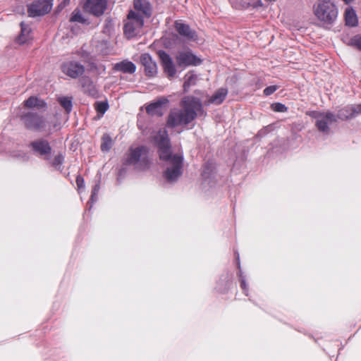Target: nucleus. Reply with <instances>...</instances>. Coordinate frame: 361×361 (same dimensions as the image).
Returning <instances> with one entry per match:
<instances>
[{"instance_id":"5701e85b","label":"nucleus","mask_w":361,"mask_h":361,"mask_svg":"<svg viewBox=\"0 0 361 361\" xmlns=\"http://www.w3.org/2000/svg\"><path fill=\"white\" fill-rule=\"evenodd\" d=\"M345 23L350 26H355L357 24V18L355 11L351 8H347L345 11Z\"/></svg>"},{"instance_id":"412c9836","label":"nucleus","mask_w":361,"mask_h":361,"mask_svg":"<svg viewBox=\"0 0 361 361\" xmlns=\"http://www.w3.org/2000/svg\"><path fill=\"white\" fill-rule=\"evenodd\" d=\"M20 27H21V32L17 39V42L19 44H23L26 43L31 38L30 37L31 29L27 24H25L23 22H22L20 23Z\"/></svg>"},{"instance_id":"a211bd4d","label":"nucleus","mask_w":361,"mask_h":361,"mask_svg":"<svg viewBox=\"0 0 361 361\" xmlns=\"http://www.w3.org/2000/svg\"><path fill=\"white\" fill-rule=\"evenodd\" d=\"M114 69L125 73H133L136 70V66L131 61H123L120 63H116Z\"/></svg>"},{"instance_id":"393cba45","label":"nucleus","mask_w":361,"mask_h":361,"mask_svg":"<svg viewBox=\"0 0 361 361\" xmlns=\"http://www.w3.org/2000/svg\"><path fill=\"white\" fill-rule=\"evenodd\" d=\"M356 110L353 106H346L338 113V118L342 120L349 119L355 115Z\"/></svg>"},{"instance_id":"39448f33","label":"nucleus","mask_w":361,"mask_h":361,"mask_svg":"<svg viewBox=\"0 0 361 361\" xmlns=\"http://www.w3.org/2000/svg\"><path fill=\"white\" fill-rule=\"evenodd\" d=\"M126 164L135 170L144 171L149 166V151L145 146L131 147L126 155Z\"/></svg>"},{"instance_id":"e433bc0d","label":"nucleus","mask_w":361,"mask_h":361,"mask_svg":"<svg viewBox=\"0 0 361 361\" xmlns=\"http://www.w3.org/2000/svg\"><path fill=\"white\" fill-rule=\"evenodd\" d=\"M356 110L355 115L361 112V104L357 105L356 107H353Z\"/></svg>"},{"instance_id":"6e6552de","label":"nucleus","mask_w":361,"mask_h":361,"mask_svg":"<svg viewBox=\"0 0 361 361\" xmlns=\"http://www.w3.org/2000/svg\"><path fill=\"white\" fill-rule=\"evenodd\" d=\"M310 115L316 119L318 129L324 133H328L329 126L336 121L335 115L331 112L312 111Z\"/></svg>"},{"instance_id":"6ab92c4d","label":"nucleus","mask_w":361,"mask_h":361,"mask_svg":"<svg viewBox=\"0 0 361 361\" xmlns=\"http://www.w3.org/2000/svg\"><path fill=\"white\" fill-rule=\"evenodd\" d=\"M24 105L27 108H36L37 109H44L47 104L44 100L36 97H30L24 102Z\"/></svg>"},{"instance_id":"a19ab883","label":"nucleus","mask_w":361,"mask_h":361,"mask_svg":"<svg viewBox=\"0 0 361 361\" xmlns=\"http://www.w3.org/2000/svg\"><path fill=\"white\" fill-rule=\"evenodd\" d=\"M237 260H239V255H238L236 257Z\"/></svg>"},{"instance_id":"f257e3e1","label":"nucleus","mask_w":361,"mask_h":361,"mask_svg":"<svg viewBox=\"0 0 361 361\" xmlns=\"http://www.w3.org/2000/svg\"><path fill=\"white\" fill-rule=\"evenodd\" d=\"M159 148V158L166 161V168L164 173L165 179L170 183L175 182L183 173V157L180 154H172L167 131L163 128L154 137Z\"/></svg>"},{"instance_id":"9d476101","label":"nucleus","mask_w":361,"mask_h":361,"mask_svg":"<svg viewBox=\"0 0 361 361\" xmlns=\"http://www.w3.org/2000/svg\"><path fill=\"white\" fill-rule=\"evenodd\" d=\"M176 61L179 67L183 68L201 63V60L190 50L179 51L176 56Z\"/></svg>"},{"instance_id":"72a5a7b5","label":"nucleus","mask_w":361,"mask_h":361,"mask_svg":"<svg viewBox=\"0 0 361 361\" xmlns=\"http://www.w3.org/2000/svg\"><path fill=\"white\" fill-rule=\"evenodd\" d=\"M277 89L278 87L276 85L269 86L264 90V94L266 96H269L273 94Z\"/></svg>"},{"instance_id":"7ed1b4c3","label":"nucleus","mask_w":361,"mask_h":361,"mask_svg":"<svg viewBox=\"0 0 361 361\" xmlns=\"http://www.w3.org/2000/svg\"><path fill=\"white\" fill-rule=\"evenodd\" d=\"M25 127L30 130L51 134L60 128V122L56 115L43 116L29 112L21 116Z\"/></svg>"},{"instance_id":"4c0bfd02","label":"nucleus","mask_w":361,"mask_h":361,"mask_svg":"<svg viewBox=\"0 0 361 361\" xmlns=\"http://www.w3.org/2000/svg\"><path fill=\"white\" fill-rule=\"evenodd\" d=\"M262 6L261 1H258L256 4L252 5V6H253L255 8L257 7V6Z\"/></svg>"},{"instance_id":"bb28decb","label":"nucleus","mask_w":361,"mask_h":361,"mask_svg":"<svg viewBox=\"0 0 361 361\" xmlns=\"http://www.w3.org/2000/svg\"><path fill=\"white\" fill-rule=\"evenodd\" d=\"M70 21L79 23H82V24L87 23V20L85 18H84V17L82 16L80 11L78 9L74 10V11L72 13Z\"/></svg>"},{"instance_id":"cd10ccee","label":"nucleus","mask_w":361,"mask_h":361,"mask_svg":"<svg viewBox=\"0 0 361 361\" xmlns=\"http://www.w3.org/2000/svg\"><path fill=\"white\" fill-rule=\"evenodd\" d=\"M113 144L112 139L109 135H104L102 137V142L101 145V149L103 152H107L109 151Z\"/></svg>"},{"instance_id":"2f4dec72","label":"nucleus","mask_w":361,"mask_h":361,"mask_svg":"<svg viewBox=\"0 0 361 361\" xmlns=\"http://www.w3.org/2000/svg\"><path fill=\"white\" fill-rule=\"evenodd\" d=\"M272 109L276 112H285L287 110V107L281 103H275L272 104Z\"/></svg>"},{"instance_id":"f704fd0d","label":"nucleus","mask_w":361,"mask_h":361,"mask_svg":"<svg viewBox=\"0 0 361 361\" xmlns=\"http://www.w3.org/2000/svg\"><path fill=\"white\" fill-rule=\"evenodd\" d=\"M84 179L80 176H78L76 178V184L78 189H81L84 188Z\"/></svg>"},{"instance_id":"c756f323","label":"nucleus","mask_w":361,"mask_h":361,"mask_svg":"<svg viewBox=\"0 0 361 361\" xmlns=\"http://www.w3.org/2000/svg\"><path fill=\"white\" fill-rule=\"evenodd\" d=\"M109 109V104L106 102H97L95 103V109L103 115Z\"/></svg>"},{"instance_id":"0eeeda50","label":"nucleus","mask_w":361,"mask_h":361,"mask_svg":"<svg viewBox=\"0 0 361 361\" xmlns=\"http://www.w3.org/2000/svg\"><path fill=\"white\" fill-rule=\"evenodd\" d=\"M30 147L35 155L46 160L50 159L52 149L48 140L44 138L37 139L30 142Z\"/></svg>"},{"instance_id":"2eb2a0df","label":"nucleus","mask_w":361,"mask_h":361,"mask_svg":"<svg viewBox=\"0 0 361 361\" xmlns=\"http://www.w3.org/2000/svg\"><path fill=\"white\" fill-rule=\"evenodd\" d=\"M175 28L180 35L183 37L188 41L195 42L197 40V35L194 30H192L190 26L180 21L175 23Z\"/></svg>"},{"instance_id":"f03ea898","label":"nucleus","mask_w":361,"mask_h":361,"mask_svg":"<svg viewBox=\"0 0 361 361\" xmlns=\"http://www.w3.org/2000/svg\"><path fill=\"white\" fill-rule=\"evenodd\" d=\"M201 111L202 104L199 99L192 96L185 97L180 101V108L171 109L166 125L170 128L185 127L192 122Z\"/></svg>"},{"instance_id":"f3484780","label":"nucleus","mask_w":361,"mask_h":361,"mask_svg":"<svg viewBox=\"0 0 361 361\" xmlns=\"http://www.w3.org/2000/svg\"><path fill=\"white\" fill-rule=\"evenodd\" d=\"M134 8L137 13H140L144 17H149L152 13V8L149 3L147 0H134Z\"/></svg>"},{"instance_id":"f8f14e48","label":"nucleus","mask_w":361,"mask_h":361,"mask_svg":"<svg viewBox=\"0 0 361 361\" xmlns=\"http://www.w3.org/2000/svg\"><path fill=\"white\" fill-rule=\"evenodd\" d=\"M140 62L144 67L145 75L148 77H154L157 73V66L152 56L147 53L141 54Z\"/></svg>"},{"instance_id":"423d86ee","label":"nucleus","mask_w":361,"mask_h":361,"mask_svg":"<svg viewBox=\"0 0 361 361\" xmlns=\"http://www.w3.org/2000/svg\"><path fill=\"white\" fill-rule=\"evenodd\" d=\"M144 25V18L140 13L130 11L124 24V33L128 38L140 34Z\"/></svg>"},{"instance_id":"4468645a","label":"nucleus","mask_w":361,"mask_h":361,"mask_svg":"<svg viewBox=\"0 0 361 361\" xmlns=\"http://www.w3.org/2000/svg\"><path fill=\"white\" fill-rule=\"evenodd\" d=\"M62 71L69 77L76 78L84 73L85 68L78 62L70 61L62 66Z\"/></svg>"},{"instance_id":"c9c22d12","label":"nucleus","mask_w":361,"mask_h":361,"mask_svg":"<svg viewBox=\"0 0 361 361\" xmlns=\"http://www.w3.org/2000/svg\"><path fill=\"white\" fill-rule=\"evenodd\" d=\"M240 286H241V288L243 289L244 293L247 295V286L245 283V281L244 279H241L240 280Z\"/></svg>"},{"instance_id":"b1692460","label":"nucleus","mask_w":361,"mask_h":361,"mask_svg":"<svg viewBox=\"0 0 361 361\" xmlns=\"http://www.w3.org/2000/svg\"><path fill=\"white\" fill-rule=\"evenodd\" d=\"M185 82L183 84V89L185 92H187L188 90L191 87L196 84L197 80V75L195 74L193 72H188L184 77Z\"/></svg>"},{"instance_id":"a878e982","label":"nucleus","mask_w":361,"mask_h":361,"mask_svg":"<svg viewBox=\"0 0 361 361\" xmlns=\"http://www.w3.org/2000/svg\"><path fill=\"white\" fill-rule=\"evenodd\" d=\"M59 102L61 105V106L66 110V111L68 114L72 110V101L71 98L63 97H60L58 99Z\"/></svg>"},{"instance_id":"aec40b11","label":"nucleus","mask_w":361,"mask_h":361,"mask_svg":"<svg viewBox=\"0 0 361 361\" xmlns=\"http://www.w3.org/2000/svg\"><path fill=\"white\" fill-rule=\"evenodd\" d=\"M228 94V90L226 88L219 89L209 99L208 104H220L225 99Z\"/></svg>"},{"instance_id":"4be33fe9","label":"nucleus","mask_w":361,"mask_h":361,"mask_svg":"<svg viewBox=\"0 0 361 361\" xmlns=\"http://www.w3.org/2000/svg\"><path fill=\"white\" fill-rule=\"evenodd\" d=\"M80 82L85 93L91 96H95L97 94L96 88L88 78H82Z\"/></svg>"},{"instance_id":"58836bf2","label":"nucleus","mask_w":361,"mask_h":361,"mask_svg":"<svg viewBox=\"0 0 361 361\" xmlns=\"http://www.w3.org/2000/svg\"><path fill=\"white\" fill-rule=\"evenodd\" d=\"M202 176H203V177H204V178H207V172H206V171H205V170H204V171H203V172H202Z\"/></svg>"},{"instance_id":"c85d7f7f","label":"nucleus","mask_w":361,"mask_h":361,"mask_svg":"<svg viewBox=\"0 0 361 361\" xmlns=\"http://www.w3.org/2000/svg\"><path fill=\"white\" fill-rule=\"evenodd\" d=\"M64 161V157L62 154L59 153L56 154L53 160L50 161L49 163L51 166L54 167L56 169H60L61 166Z\"/></svg>"},{"instance_id":"dca6fc26","label":"nucleus","mask_w":361,"mask_h":361,"mask_svg":"<svg viewBox=\"0 0 361 361\" xmlns=\"http://www.w3.org/2000/svg\"><path fill=\"white\" fill-rule=\"evenodd\" d=\"M169 102L166 97H161L154 102L146 106V111L151 116H161L163 114V107Z\"/></svg>"},{"instance_id":"ddd939ff","label":"nucleus","mask_w":361,"mask_h":361,"mask_svg":"<svg viewBox=\"0 0 361 361\" xmlns=\"http://www.w3.org/2000/svg\"><path fill=\"white\" fill-rule=\"evenodd\" d=\"M106 7V0H87L84 8L94 16L102 15Z\"/></svg>"},{"instance_id":"7c9ffc66","label":"nucleus","mask_w":361,"mask_h":361,"mask_svg":"<svg viewBox=\"0 0 361 361\" xmlns=\"http://www.w3.org/2000/svg\"><path fill=\"white\" fill-rule=\"evenodd\" d=\"M99 190V184H96L92 189L90 200L88 202V204H90V209L92 207L94 202L97 201V196L98 195Z\"/></svg>"},{"instance_id":"9b49d317","label":"nucleus","mask_w":361,"mask_h":361,"mask_svg":"<svg viewBox=\"0 0 361 361\" xmlns=\"http://www.w3.org/2000/svg\"><path fill=\"white\" fill-rule=\"evenodd\" d=\"M159 56L164 73L167 75L168 78H173L176 74V68L172 58L164 51H159Z\"/></svg>"},{"instance_id":"473e14b6","label":"nucleus","mask_w":361,"mask_h":361,"mask_svg":"<svg viewBox=\"0 0 361 361\" xmlns=\"http://www.w3.org/2000/svg\"><path fill=\"white\" fill-rule=\"evenodd\" d=\"M351 44L361 50V35H356L351 39Z\"/></svg>"},{"instance_id":"20e7f679","label":"nucleus","mask_w":361,"mask_h":361,"mask_svg":"<svg viewBox=\"0 0 361 361\" xmlns=\"http://www.w3.org/2000/svg\"><path fill=\"white\" fill-rule=\"evenodd\" d=\"M315 17L323 24L331 25L338 16V8L330 0H318L313 6Z\"/></svg>"},{"instance_id":"ea45409f","label":"nucleus","mask_w":361,"mask_h":361,"mask_svg":"<svg viewBox=\"0 0 361 361\" xmlns=\"http://www.w3.org/2000/svg\"><path fill=\"white\" fill-rule=\"evenodd\" d=\"M250 5V4H247L246 6H244V8H247L249 7Z\"/></svg>"},{"instance_id":"1a4fd4ad","label":"nucleus","mask_w":361,"mask_h":361,"mask_svg":"<svg viewBox=\"0 0 361 361\" xmlns=\"http://www.w3.org/2000/svg\"><path fill=\"white\" fill-rule=\"evenodd\" d=\"M52 7L50 0H37L32 3L27 8L30 17H37L48 13Z\"/></svg>"}]
</instances>
